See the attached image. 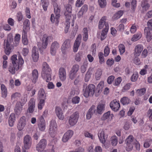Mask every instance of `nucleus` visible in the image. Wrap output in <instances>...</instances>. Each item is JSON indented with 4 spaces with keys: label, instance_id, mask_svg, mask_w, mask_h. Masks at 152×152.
<instances>
[{
    "label": "nucleus",
    "instance_id": "obj_13",
    "mask_svg": "<svg viewBox=\"0 0 152 152\" xmlns=\"http://www.w3.org/2000/svg\"><path fill=\"white\" fill-rule=\"evenodd\" d=\"M94 114H97L95 106L94 105H92L89 109L86 114V119L88 120L90 119Z\"/></svg>",
    "mask_w": 152,
    "mask_h": 152
},
{
    "label": "nucleus",
    "instance_id": "obj_26",
    "mask_svg": "<svg viewBox=\"0 0 152 152\" xmlns=\"http://www.w3.org/2000/svg\"><path fill=\"white\" fill-rule=\"evenodd\" d=\"M151 30V28L149 27H145L144 29L145 34L146 36L147 41L149 42L152 39V34L150 32V31Z\"/></svg>",
    "mask_w": 152,
    "mask_h": 152
},
{
    "label": "nucleus",
    "instance_id": "obj_29",
    "mask_svg": "<svg viewBox=\"0 0 152 152\" xmlns=\"http://www.w3.org/2000/svg\"><path fill=\"white\" fill-rule=\"evenodd\" d=\"M38 76V73L37 70V69H34L32 71V76L31 77L32 82L34 83H35L37 80Z\"/></svg>",
    "mask_w": 152,
    "mask_h": 152
},
{
    "label": "nucleus",
    "instance_id": "obj_35",
    "mask_svg": "<svg viewBox=\"0 0 152 152\" xmlns=\"http://www.w3.org/2000/svg\"><path fill=\"white\" fill-rule=\"evenodd\" d=\"M123 14V12L122 10H120L116 13L113 16V18L114 20H117L120 18Z\"/></svg>",
    "mask_w": 152,
    "mask_h": 152
},
{
    "label": "nucleus",
    "instance_id": "obj_11",
    "mask_svg": "<svg viewBox=\"0 0 152 152\" xmlns=\"http://www.w3.org/2000/svg\"><path fill=\"white\" fill-rule=\"evenodd\" d=\"M73 131L71 130L67 131L63 136L62 140L64 142H66L70 139L73 134Z\"/></svg>",
    "mask_w": 152,
    "mask_h": 152
},
{
    "label": "nucleus",
    "instance_id": "obj_12",
    "mask_svg": "<svg viewBox=\"0 0 152 152\" xmlns=\"http://www.w3.org/2000/svg\"><path fill=\"white\" fill-rule=\"evenodd\" d=\"M107 17L105 16L102 17L101 19L99 20V29L102 28L104 26L105 27L104 29H107L109 28V24L107 22H106Z\"/></svg>",
    "mask_w": 152,
    "mask_h": 152
},
{
    "label": "nucleus",
    "instance_id": "obj_20",
    "mask_svg": "<svg viewBox=\"0 0 152 152\" xmlns=\"http://www.w3.org/2000/svg\"><path fill=\"white\" fill-rule=\"evenodd\" d=\"M56 115L59 119L63 120L64 118V116L61 108L59 107H56L55 110Z\"/></svg>",
    "mask_w": 152,
    "mask_h": 152
},
{
    "label": "nucleus",
    "instance_id": "obj_52",
    "mask_svg": "<svg viewBox=\"0 0 152 152\" xmlns=\"http://www.w3.org/2000/svg\"><path fill=\"white\" fill-rule=\"evenodd\" d=\"M141 34H134L131 40L133 41H136L141 38Z\"/></svg>",
    "mask_w": 152,
    "mask_h": 152
},
{
    "label": "nucleus",
    "instance_id": "obj_9",
    "mask_svg": "<svg viewBox=\"0 0 152 152\" xmlns=\"http://www.w3.org/2000/svg\"><path fill=\"white\" fill-rule=\"evenodd\" d=\"M57 0H52V4L54 7V12L56 14V19L57 20L60 16L61 7L56 3Z\"/></svg>",
    "mask_w": 152,
    "mask_h": 152
},
{
    "label": "nucleus",
    "instance_id": "obj_31",
    "mask_svg": "<svg viewBox=\"0 0 152 152\" xmlns=\"http://www.w3.org/2000/svg\"><path fill=\"white\" fill-rule=\"evenodd\" d=\"M110 116H111V118L113 117V114H111L110 111H108L103 114L101 119L102 121H104L107 119Z\"/></svg>",
    "mask_w": 152,
    "mask_h": 152
},
{
    "label": "nucleus",
    "instance_id": "obj_43",
    "mask_svg": "<svg viewBox=\"0 0 152 152\" xmlns=\"http://www.w3.org/2000/svg\"><path fill=\"white\" fill-rule=\"evenodd\" d=\"M152 141V139L149 138L146 139L143 144V146L145 148H148L150 146L151 142Z\"/></svg>",
    "mask_w": 152,
    "mask_h": 152
},
{
    "label": "nucleus",
    "instance_id": "obj_27",
    "mask_svg": "<svg viewBox=\"0 0 152 152\" xmlns=\"http://www.w3.org/2000/svg\"><path fill=\"white\" fill-rule=\"evenodd\" d=\"M15 121V116L14 113H11L9 117L8 123L10 126L12 127L13 126Z\"/></svg>",
    "mask_w": 152,
    "mask_h": 152
},
{
    "label": "nucleus",
    "instance_id": "obj_39",
    "mask_svg": "<svg viewBox=\"0 0 152 152\" xmlns=\"http://www.w3.org/2000/svg\"><path fill=\"white\" fill-rule=\"evenodd\" d=\"M20 35L19 34L16 35L14 38V46H16L18 45L20 40Z\"/></svg>",
    "mask_w": 152,
    "mask_h": 152
},
{
    "label": "nucleus",
    "instance_id": "obj_4",
    "mask_svg": "<svg viewBox=\"0 0 152 152\" xmlns=\"http://www.w3.org/2000/svg\"><path fill=\"white\" fill-rule=\"evenodd\" d=\"M57 125L55 121H51L50 125L49 133L50 136L52 137H54L57 134Z\"/></svg>",
    "mask_w": 152,
    "mask_h": 152
},
{
    "label": "nucleus",
    "instance_id": "obj_36",
    "mask_svg": "<svg viewBox=\"0 0 152 152\" xmlns=\"http://www.w3.org/2000/svg\"><path fill=\"white\" fill-rule=\"evenodd\" d=\"M92 68H90L88 70L85 76V80L86 82H87L88 81L91 77V72L92 71Z\"/></svg>",
    "mask_w": 152,
    "mask_h": 152
},
{
    "label": "nucleus",
    "instance_id": "obj_53",
    "mask_svg": "<svg viewBox=\"0 0 152 152\" xmlns=\"http://www.w3.org/2000/svg\"><path fill=\"white\" fill-rule=\"evenodd\" d=\"M84 134L86 137L90 138L92 140L94 139V137L92 134L87 131H85L84 132Z\"/></svg>",
    "mask_w": 152,
    "mask_h": 152
},
{
    "label": "nucleus",
    "instance_id": "obj_3",
    "mask_svg": "<svg viewBox=\"0 0 152 152\" xmlns=\"http://www.w3.org/2000/svg\"><path fill=\"white\" fill-rule=\"evenodd\" d=\"M51 71L48 64L46 62H44L42 64V76L43 79L47 78L46 80L47 82H49L51 79L50 74Z\"/></svg>",
    "mask_w": 152,
    "mask_h": 152
},
{
    "label": "nucleus",
    "instance_id": "obj_63",
    "mask_svg": "<svg viewBox=\"0 0 152 152\" xmlns=\"http://www.w3.org/2000/svg\"><path fill=\"white\" fill-rule=\"evenodd\" d=\"M147 114L150 120L152 121V109H149L147 112Z\"/></svg>",
    "mask_w": 152,
    "mask_h": 152
},
{
    "label": "nucleus",
    "instance_id": "obj_14",
    "mask_svg": "<svg viewBox=\"0 0 152 152\" xmlns=\"http://www.w3.org/2000/svg\"><path fill=\"white\" fill-rule=\"evenodd\" d=\"M35 107V100L34 98H32L30 100L28 103V112L31 113H33Z\"/></svg>",
    "mask_w": 152,
    "mask_h": 152
},
{
    "label": "nucleus",
    "instance_id": "obj_38",
    "mask_svg": "<svg viewBox=\"0 0 152 152\" xmlns=\"http://www.w3.org/2000/svg\"><path fill=\"white\" fill-rule=\"evenodd\" d=\"M72 6L69 4H66L64 5V9L65 11V13H70L72 11Z\"/></svg>",
    "mask_w": 152,
    "mask_h": 152
},
{
    "label": "nucleus",
    "instance_id": "obj_49",
    "mask_svg": "<svg viewBox=\"0 0 152 152\" xmlns=\"http://www.w3.org/2000/svg\"><path fill=\"white\" fill-rule=\"evenodd\" d=\"M4 47L5 53L7 55H9L11 52V50L12 48L5 45H4Z\"/></svg>",
    "mask_w": 152,
    "mask_h": 152
},
{
    "label": "nucleus",
    "instance_id": "obj_57",
    "mask_svg": "<svg viewBox=\"0 0 152 152\" xmlns=\"http://www.w3.org/2000/svg\"><path fill=\"white\" fill-rule=\"evenodd\" d=\"M85 0H77L76 3V6L77 7H79L82 5Z\"/></svg>",
    "mask_w": 152,
    "mask_h": 152
},
{
    "label": "nucleus",
    "instance_id": "obj_61",
    "mask_svg": "<svg viewBox=\"0 0 152 152\" xmlns=\"http://www.w3.org/2000/svg\"><path fill=\"white\" fill-rule=\"evenodd\" d=\"M122 81V78L121 77H119L115 79V86H118L121 83Z\"/></svg>",
    "mask_w": 152,
    "mask_h": 152
},
{
    "label": "nucleus",
    "instance_id": "obj_10",
    "mask_svg": "<svg viewBox=\"0 0 152 152\" xmlns=\"http://www.w3.org/2000/svg\"><path fill=\"white\" fill-rule=\"evenodd\" d=\"M26 123V118L25 116H23L19 119L17 125V128L19 131L23 130Z\"/></svg>",
    "mask_w": 152,
    "mask_h": 152
},
{
    "label": "nucleus",
    "instance_id": "obj_32",
    "mask_svg": "<svg viewBox=\"0 0 152 152\" xmlns=\"http://www.w3.org/2000/svg\"><path fill=\"white\" fill-rule=\"evenodd\" d=\"M38 97L40 99H45L46 95L43 89H41L39 90L38 93Z\"/></svg>",
    "mask_w": 152,
    "mask_h": 152
},
{
    "label": "nucleus",
    "instance_id": "obj_45",
    "mask_svg": "<svg viewBox=\"0 0 152 152\" xmlns=\"http://www.w3.org/2000/svg\"><path fill=\"white\" fill-rule=\"evenodd\" d=\"M21 96L20 94L18 92H15L11 96L12 100H15L18 99Z\"/></svg>",
    "mask_w": 152,
    "mask_h": 152
},
{
    "label": "nucleus",
    "instance_id": "obj_58",
    "mask_svg": "<svg viewBox=\"0 0 152 152\" xmlns=\"http://www.w3.org/2000/svg\"><path fill=\"white\" fill-rule=\"evenodd\" d=\"M27 95L26 94H24L21 99V103L24 105L27 101Z\"/></svg>",
    "mask_w": 152,
    "mask_h": 152
},
{
    "label": "nucleus",
    "instance_id": "obj_5",
    "mask_svg": "<svg viewBox=\"0 0 152 152\" xmlns=\"http://www.w3.org/2000/svg\"><path fill=\"white\" fill-rule=\"evenodd\" d=\"M79 117L77 112L73 113L69 118L68 123L71 126H75L77 123Z\"/></svg>",
    "mask_w": 152,
    "mask_h": 152
},
{
    "label": "nucleus",
    "instance_id": "obj_48",
    "mask_svg": "<svg viewBox=\"0 0 152 152\" xmlns=\"http://www.w3.org/2000/svg\"><path fill=\"white\" fill-rule=\"evenodd\" d=\"M118 48L121 55H122L125 51V47L124 45L120 44L118 46Z\"/></svg>",
    "mask_w": 152,
    "mask_h": 152
},
{
    "label": "nucleus",
    "instance_id": "obj_8",
    "mask_svg": "<svg viewBox=\"0 0 152 152\" xmlns=\"http://www.w3.org/2000/svg\"><path fill=\"white\" fill-rule=\"evenodd\" d=\"M47 144V141L45 139H41L37 145L36 150L39 152L43 151L45 148Z\"/></svg>",
    "mask_w": 152,
    "mask_h": 152
},
{
    "label": "nucleus",
    "instance_id": "obj_34",
    "mask_svg": "<svg viewBox=\"0 0 152 152\" xmlns=\"http://www.w3.org/2000/svg\"><path fill=\"white\" fill-rule=\"evenodd\" d=\"M120 101L121 103L124 105L129 104L131 102V100L128 97H124L121 99Z\"/></svg>",
    "mask_w": 152,
    "mask_h": 152
},
{
    "label": "nucleus",
    "instance_id": "obj_21",
    "mask_svg": "<svg viewBox=\"0 0 152 152\" xmlns=\"http://www.w3.org/2000/svg\"><path fill=\"white\" fill-rule=\"evenodd\" d=\"M104 135L105 132L103 129L100 130L99 131L98 136L100 142L103 144H104L106 142Z\"/></svg>",
    "mask_w": 152,
    "mask_h": 152
},
{
    "label": "nucleus",
    "instance_id": "obj_56",
    "mask_svg": "<svg viewBox=\"0 0 152 152\" xmlns=\"http://www.w3.org/2000/svg\"><path fill=\"white\" fill-rule=\"evenodd\" d=\"M82 53L80 52L78 53L76 56L75 58V60L77 61H80L81 59V57L82 56Z\"/></svg>",
    "mask_w": 152,
    "mask_h": 152
},
{
    "label": "nucleus",
    "instance_id": "obj_33",
    "mask_svg": "<svg viewBox=\"0 0 152 152\" xmlns=\"http://www.w3.org/2000/svg\"><path fill=\"white\" fill-rule=\"evenodd\" d=\"M110 142L113 146H115L118 143V140L117 137L115 135L111 137L110 138Z\"/></svg>",
    "mask_w": 152,
    "mask_h": 152
},
{
    "label": "nucleus",
    "instance_id": "obj_40",
    "mask_svg": "<svg viewBox=\"0 0 152 152\" xmlns=\"http://www.w3.org/2000/svg\"><path fill=\"white\" fill-rule=\"evenodd\" d=\"M108 29V28L104 29L102 30L100 37V39L101 40H104L106 37V35L107 34Z\"/></svg>",
    "mask_w": 152,
    "mask_h": 152
},
{
    "label": "nucleus",
    "instance_id": "obj_18",
    "mask_svg": "<svg viewBox=\"0 0 152 152\" xmlns=\"http://www.w3.org/2000/svg\"><path fill=\"white\" fill-rule=\"evenodd\" d=\"M13 40V37L12 35L8 36L7 39L4 40V45L12 48L14 46V42Z\"/></svg>",
    "mask_w": 152,
    "mask_h": 152
},
{
    "label": "nucleus",
    "instance_id": "obj_54",
    "mask_svg": "<svg viewBox=\"0 0 152 152\" xmlns=\"http://www.w3.org/2000/svg\"><path fill=\"white\" fill-rule=\"evenodd\" d=\"M79 69V66L77 64H75L73 66L71 71L74 73H76Z\"/></svg>",
    "mask_w": 152,
    "mask_h": 152
},
{
    "label": "nucleus",
    "instance_id": "obj_15",
    "mask_svg": "<svg viewBox=\"0 0 152 152\" xmlns=\"http://www.w3.org/2000/svg\"><path fill=\"white\" fill-rule=\"evenodd\" d=\"M110 107L114 111H117L120 107L119 101H117L116 100H113L110 104Z\"/></svg>",
    "mask_w": 152,
    "mask_h": 152
},
{
    "label": "nucleus",
    "instance_id": "obj_19",
    "mask_svg": "<svg viewBox=\"0 0 152 152\" xmlns=\"http://www.w3.org/2000/svg\"><path fill=\"white\" fill-rule=\"evenodd\" d=\"M59 47V44L56 41H55L52 44L50 47V53L52 55L55 54L56 50Z\"/></svg>",
    "mask_w": 152,
    "mask_h": 152
},
{
    "label": "nucleus",
    "instance_id": "obj_64",
    "mask_svg": "<svg viewBox=\"0 0 152 152\" xmlns=\"http://www.w3.org/2000/svg\"><path fill=\"white\" fill-rule=\"evenodd\" d=\"M94 152H102V148L99 146H96L94 149Z\"/></svg>",
    "mask_w": 152,
    "mask_h": 152
},
{
    "label": "nucleus",
    "instance_id": "obj_25",
    "mask_svg": "<svg viewBox=\"0 0 152 152\" xmlns=\"http://www.w3.org/2000/svg\"><path fill=\"white\" fill-rule=\"evenodd\" d=\"M105 105L104 103H99L96 108L97 114H101L105 109Z\"/></svg>",
    "mask_w": 152,
    "mask_h": 152
},
{
    "label": "nucleus",
    "instance_id": "obj_6",
    "mask_svg": "<svg viewBox=\"0 0 152 152\" xmlns=\"http://www.w3.org/2000/svg\"><path fill=\"white\" fill-rule=\"evenodd\" d=\"M134 137L130 135L126 139L125 142L126 144V150L127 151H130L132 150L133 147Z\"/></svg>",
    "mask_w": 152,
    "mask_h": 152
},
{
    "label": "nucleus",
    "instance_id": "obj_22",
    "mask_svg": "<svg viewBox=\"0 0 152 152\" xmlns=\"http://www.w3.org/2000/svg\"><path fill=\"white\" fill-rule=\"evenodd\" d=\"M81 35L79 34L75 41L73 46V51L74 52H77L78 49L81 42Z\"/></svg>",
    "mask_w": 152,
    "mask_h": 152
},
{
    "label": "nucleus",
    "instance_id": "obj_28",
    "mask_svg": "<svg viewBox=\"0 0 152 152\" xmlns=\"http://www.w3.org/2000/svg\"><path fill=\"white\" fill-rule=\"evenodd\" d=\"M143 49V47L141 45H137L135 48V56H139Z\"/></svg>",
    "mask_w": 152,
    "mask_h": 152
},
{
    "label": "nucleus",
    "instance_id": "obj_30",
    "mask_svg": "<svg viewBox=\"0 0 152 152\" xmlns=\"http://www.w3.org/2000/svg\"><path fill=\"white\" fill-rule=\"evenodd\" d=\"M141 6L143 10L147 11L150 7V5L147 0H143L141 3Z\"/></svg>",
    "mask_w": 152,
    "mask_h": 152
},
{
    "label": "nucleus",
    "instance_id": "obj_50",
    "mask_svg": "<svg viewBox=\"0 0 152 152\" xmlns=\"http://www.w3.org/2000/svg\"><path fill=\"white\" fill-rule=\"evenodd\" d=\"M145 91L146 89L143 88L137 90L136 93L139 95L141 96L143 95L145 93Z\"/></svg>",
    "mask_w": 152,
    "mask_h": 152
},
{
    "label": "nucleus",
    "instance_id": "obj_1",
    "mask_svg": "<svg viewBox=\"0 0 152 152\" xmlns=\"http://www.w3.org/2000/svg\"><path fill=\"white\" fill-rule=\"evenodd\" d=\"M17 56L14 55L11 58V60L12 64L13 66L12 65L10 66L9 68V72L12 74L15 73V70H18L20 68L23 64L24 61L20 56H18V59L17 58Z\"/></svg>",
    "mask_w": 152,
    "mask_h": 152
},
{
    "label": "nucleus",
    "instance_id": "obj_51",
    "mask_svg": "<svg viewBox=\"0 0 152 152\" xmlns=\"http://www.w3.org/2000/svg\"><path fill=\"white\" fill-rule=\"evenodd\" d=\"M98 56L99 60V63L100 64L104 63V61L103 53L102 52H99L98 54Z\"/></svg>",
    "mask_w": 152,
    "mask_h": 152
},
{
    "label": "nucleus",
    "instance_id": "obj_59",
    "mask_svg": "<svg viewBox=\"0 0 152 152\" xmlns=\"http://www.w3.org/2000/svg\"><path fill=\"white\" fill-rule=\"evenodd\" d=\"M80 100V98L79 97L76 96L73 98L72 100V102L73 104H78Z\"/></svg>",
    "mask_w": 152,
    "mask_h": 152
},
{
    "label": "nucleus",
    "instance_id": "obj_17",
    "mask_svg": "<svg viewBox=\"0 0 152 152\" xmlns=\"http://www.w3.org/2000/svg\"><path fill=\"white\" fill-rule=\"evenodd\" d=\"M32 57L34 62H37L38 59L39 54L38 49L35 46L32 49Z\"/></svg>",
    "mask_w": 152,
    "mask_h": 152
},
{
    "label": "nucleus",
    "instance_id": "obj_44",
    "mask_svg": "<svg viewBox=\"0 0 152 152\" xmlns=\"http://www.w3.org/2000/svg\"><path fill=\"white\" fill-rule=\"evenodd\" d=\"M98 3L101 8H104L107 4L106 0H98Z\"/></svg>",
    "mask_w": 152,
    "mask_h": 152
},
{
    "label": "nucleus",
    "instance_id": "obj_2",
    "mask_svg": "<svg viewBox=\"0 0 152 152\" xmlns=\"http://www.w3.org/2000/svg\"><path fill=\"white\" fill-rule=\"evenodd\" d=\"M84 87L83 95L84 96L87 98L89 96H92L95 92V95L98 96L101 92L102 90V86H85Z\"/></svg>",
    "mask_w": 152,
    "mask_h": 152
},
{
    "label": "nucleus",
    "instance_id": "obj_37",
    "mask_svg": "<svg viewBox=\"0 0 152 152\" xmlns=\"http://www.w3.org/2000/svg\"><path fill=\"white\" fill-rule=\"evenodd\" d=\"M1 95L3 98L6 97L7 95V91L5 86H1Z\"/></svg>",
    "mask_w": 152,
    "mask_h": 152
},
{
    "label": "nucleus",
    "instance_id": "obj_7",
    "mask_svg": "<svg viewBox=\"0 0 152 152\" xmlns=\"http://www.w3.org/2000/svg\"><path fill=\"white\" fill-rule=\"evenodd\" d=\"M23 144L25 149H28L30 148L32 144V139L29 135L27 134L24 136Z\"/></svg>",
    "mask_w": 152,
    "mask_h": 152
},
{
    "label": "nucleus",
    "instance_id": "obj_23",
    "mask_svg": "<svg viewBox=\"0 0 152 152\" xmlns=\"http://www.w3.org/2000/svg\"><path fill=\"white\" fill-rule=\"evenodd\" d=\"M51 38V37L50 36L47 37L46 35H43L42 40V47L43 48L45 49L46 48L48 42Z\"/></svg>",
    "mask_w": 152,
    "mask_h": 152
},
{
    "label": "nucleus",
    "instance_id": "obj_16",
    "mask_svg": "<svg viewBox=\"0 0 152 152\" xmlns=\"http://www.w3.org/2000/svg\"><path fill=\"white\" fill-rule=\"evenodd\" d=\"M71 40L69 39H67L64 41L61 48L62 51L63 53H64L65 50L71 48Z\"/></svg>",
    "mask_w": 152,
    "mask_h": 152
},
{
    "label": "nucleus",
    "instance_id": "obj_41",
    "mask_svg": "<svg viewBox=\"0 0 152 152\" xmlns=\"http://www.w3.org/2000/svg\"><path fill=\"white\" fill-rule=\"evenodd\" d=\"M30 22L28 19H26L23 22V29L28 30L30 29L29 28Z\"/></svg>",
    "mask_w": 152,
    "mask_h": 152
},
{
    "label": "nucleus",
    "instance_id": "obj_24",
    "mask_svg": "<svg viewBox=\"0 0 152 152\" xmlns=\"http://www.w3.org/2000/svg\"><path fill=\"white\" fill-rule=\"evenodd\" d=\"M59 77L61 81L64 80L66 78V73L65 69L61 68L59 70Z\"/></svg>",
    "mask_w": 152,
    "mask_h": 152
},
{
    "label": "nucleus",
    "instance_id": "obj_62",
    "mask_svg": "<svg viewBox=\"0 0 152 152\" xmlns=\"http://www.w3.org/2000/svg\"><path fill=\"white\" fill-rule=\"evenodd\" d=\"M115 78V77L112 75L109 76L107 80V82L109 84H111Z\"/></svg>",
    "mask_w": 152,
    "mask_h": 152
},
{
    "label": "nucleus",
    "instance_id": "obj_55",
    "mask_svg": "<svg viewBox=\"0 0 152 152\" xmlns=\"http://www.w3.org/2000/svg\"><path fill=\"white\" fill-rule=\"evenodd\" d=\"M138 77V73H134L131 77V80L133 82L136 81Z\"/></svg>",
    "mask_w": 152,
    "mask_h": 152
},
{
    "label": "nucleus",
    "instance_id": "obj_60",
    "mask_svg": "<svg viewBox=\"0 0 152 152\" xmlns=\"http://www.w3.org/2000/svg\"><path fill=\"white\" fill-rule=\"evenodd\" d=\"M22 109L15 107L14 112L17 115H19L20 114Z\"/></svg>",
    "mask_w": 152,
    "mask_h": 152
},
{
    "label": "nucleus",
    "instance_id": "obj_46",
    "mask_svg": "<svg viewBox=\"0 0 152 152\" xmlns=\"http://www.w3.org/2000/svg\"><path fill=\"white\" fill-rule=\"evenodd\" d=\"M102 75V70L101 69H98L95 73V77L96 80H99Z\"/></svg>",
    "mask_w": 152,
    "mask_h": 152
},
{
    "label": "nucleus",
    "instance_id": "obj_47",
    "mask_svg": "<svg viewBox=\"0 0 152 152\" xmlns=\"http://www.w3.org/2000/svg\"><path fill=\"white\" fill-rule=\"evenodd\" d=\"M44 104L45 99H40L38 104V109L40 110L42 109L43 108V107L44 105Z\"/></svg>",
    "mask_w": 152,
    "mask_h": 152
},
{
    "label": "nucleus",
    "instance_id": "obj_42",
    "mask_svg": "<svg viewBox=\"0 0 152 152\" xmlns=\"http://www.w3.org/2000/svg\"><path fill=\"white\" fill-rule=\"evenodd\" d=\"M38 126L39 130L41 131H43L45 129V122L38 123Z\"/></svg>",
    "mask_w": 152,
    "mask_h": 152
}]
</instances>
